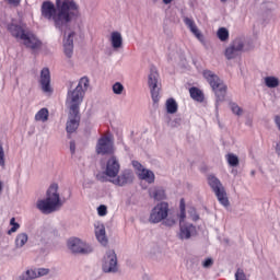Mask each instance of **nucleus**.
Returning a JSON list of instances; mask_svg holds the SVG:
<instances>
[{
	"instance_id": "1",
	"label": "nucleus",
	"mask_w": 280,
	"mask_h": 280,
	"mask_svg": "<svg viewBox=\"0 0 280 280\" xmlns=\"http://www.w3.org/2000/svg\"><path fill=\"white\" fill-rule=\"evenodd\" d=\"M89 78L83 77L80 79L74 90L68 91V101L70 102V112L68 115V121L66 124V132L68 139H71V135L80 128V104L84 100V93L89 89Z\"/></svg>"
},
{
	"instance_id": "2",
	"label": "nucleus",
	"mask_w": 280,
	"mask_h": 280,
	"mask_svg": "<svg viewBox=\"0 0 280 280\" xmlns=\"http://www.w3.org/2000/svg\"><path fill=\"white\" fill-rule=\"evenodd\" d=\"M69 10V4L62 2V0H56V5L51 1H44L42 3V16L47 19V21H54L55 26L58 30H62L65 25L73 21L67 11Z\"/></svg>"
},
{
	"instance_id": "3",
	"label": "nucleus",
	"mask_w": 280,
	"mask_h": 280,
	"mask_svg": "<svg viewBox=\"0 0 280 280\" xmlns=\"http://www.w3.org/2000/svg\"><path fill=\"white\" fill-rule=\"evenodd\" d=\"M60 194H58V184L49 186L46 192V199L37 201V209L42 213H54L57 207H60Z\"/></svg>"
},
{
	"instance_id": "4",
	"label": "nucleus",
	"mask_w": 280,
	"mask_h": 280,
	"mask_svg": "<svg viewBox=\"0 0 280 280\" xmlns=\"http://www.w3.org/2000/svg\"><path fill=\"white\" fill-rule=\"evenodd\" d=\"M203 78L207 80L208 84H210L213 93L215 94L217 102H224L228 89L224 81H222V79L211 70H203Z\"/></svg>"
},
{
	"instance_id": "5",
	"label": "nucleus",
	"mask_w": 280,
	"mask_h": 280,
	"mask_svg": "<svg viewBox=\"0 0 280 280\" xmlns=\"http://www.w3.org/2000/svg\"><path fill=\"white\" fill-rule=\"evenodd\" d=\"M179 240H190L197 231L194 224L185 223V218H187L185 198L179 200Z\"/></svg>"
},
{
	"instance_id": "6",
	"label": "nucleus",
	"mask_w": 280,
	"mask_h": 280,
	"mask_svg": "<svg viewBox=\"0 0 280 280\" xmlns=\"http://www.w3.org/2000/svg\"><path fill=\"white\" fill-rule=\"evenodd\" d=\"M208 185L212 189L213 194L217 196L220 205L223 207H229V197L226 196V189L222 185V182L215 175H208Z\"/></svg>"
},
{
	"instance_id": "7",
	"label": "nucleus",
	"mask_w": 280,
	"mask_h": 280,
	"mask_svg": "<svg viewBox=\"0 0 280 280\" xmlns=\"http://www.w3.org/2000/svg\"><path fill=\"white\" fill-rule=\"evenodd\" d=\"M148 84L153 104H159L161 101V82H159V71H156V68H151Z\"/></svg>"
},
{
	"instance_id": "8",
	"label": "nucleus",
	"mask_w": 280,
	"mask_h": 280,
	"mask_svg": "<svg viewBox=\"0 0 280 280\" xmlns=\"http://www.w3.org/2000/svg\"><path fill=\"white\" fill-rule=\"evenodd\" d=\"M119 170H121V166L119 165V161L117 160V156L113 155L106 163V170L102 175H97L96 178L101 183H106L108 178H117L119 175Z\"/></svg>"
},
{
	"instance_id": "9",
	"label": "nucleus",
	"mask_w": 280,
	"mask_h": 280,
	"mask_svg": "<svg viewBox=\"0 0 280 280\" xmlns=\"http://www.w3.org/2000/svg\"><path fill=\"white\" fill-rule=\"evenodd\" d=\"M168 213L170 203L162 201L151 210L149 221L151 222V224H159V222H163V220H166Z\"/></svg>"
},
{
	"instance_id": "10",
	"label": "nucleus",
	"mask_w": 280,
	"mask_h": 280,
	"mask_svg": "<svg viewBox=\"0 0 280 280\" xmlns=\"http://www.w3.org/2000/svg\"><path fill=\"white\" fill-rule=\"evenodd\" d=\"M68 248L74 255H89L93 253V247L78 237L68 240Z\"/></svg>"
},
{
	"instance_id": "11",
	"label": "nucleus",
	"mask_w": 280,
	"mask_h": 280,
	"mask_svg": "<svg viewBox=\"0 0 280 280\" xmlns=\"http://www.w3.org/2000/svg\"><path fill=\"white\" fill-rule=\"evenodd\" d=\"M96 154H101L102 156H106L108 154H115V147L113 144V140L109 137L103 136L97 140Z\"/></svg>"
},
{
	"instance_id": "12",
	"label": "nucleus",
	"mask_w": 280,
	"mask_h": 280,
	"mask_svg": "<svg viewBox=\"0 0 280 280\" xmlns=\"http://www.w3.org/2000/svg\"><path fill=\"white\" fill-rule=\"evenodd\" d=\"M24 47L32 51H38L43 49V40L36 36L32 31H27L25 37L22 39Z\"/></svg>"
},
{
	"instance_id": "13",
	"label": "nucleus",
	"mask_w": 280,
	"mask_h": 280,
	"mask_svg": "<svg viewBox=\"0 0 280 280\" xmlns=\"http://www.w3.org/2000/svg\"><path fill=\"white\" fill-rule=\"evenodd\" d=\"M102 268L105 272H117V254L113 249L106 252Z\"/></svg>"
},
{
	"instance_id": "14",
	"label": "nucleus",
	"mask_w": 280,
	"mask_h": 280,
	"mask_svg": "<svg viewBox=\"0 0 280 280\" xmlns=\"http://www.w3.org/2000/svg\"><path fill=\"white\" fill-rule=\"evenodd\" d=\"M39 86L43 93H52L51 89V72L49 68H43L39 77Z\"/></svg>"
},
{
	"instance_id": "15",
	"label": "nucleus",
	"mask_w": 280,
	"mask_h": 280,
	"mask_svg": "<svg viewBox=\"0 0 280 280\" xmlns=\"http://www.w3.org/2000/svg\"><path fill=\"white\" fill-rule=\"evenodd\" d=\"M135 180V173L131 170H124L117 178L112 179L110 183L113 185H117L118 187H125V185H130Z\"/></svg>"
},
{
	"instance_id": "16",
	"label": "nucleus",
	"mask_w": 280,
	"mask_h": 280,
	"mask_svg": "<svg viewBox=\"0 0 280 280\" xmlns=\"http://www.w3.org/2000/svg\"><path fill=\"white\" fill-rule=\"evenodd\" d=\"M242 49H244V42H242V39H235L225 49V58L228 60L235 59L236 56H240V51H242Z\"/></svg>"
},
{
	"instance_id": "17",
	"label": "nucleus",
	"mask_w": 280,
	"mask_h": 280,
	"mask_svg": "<svg viewBox=\"0 0 280 280\" xmlns=\"http://www.w3.org/2000/svg\"><path fill=\"white\" fill-rule=\"evenodd\" d=\"M8 32H10L11 36L16 40H23L27 35V31H25V26L21 24L10 23L7 26Z\"/></svg>"
},
{
	"instance_id": "18",
	"label": "nucleus",
	"mask_w": 280,
	"mask_h": 280,
	"mask_svg": "<svg viewBox=\"0 0 280 280\" xmlns=\"http://www.w3.org/2000/svg\"><path fill=\"white\" fill-rule=\"evenodd\" d=\"M149 196L153 200L161 202V200H167V194L165 192V188L161 186H154L149 190Z\"/></svg>"
},
{
	"instance_id": "19",
	"label": "nucleus",
	"mask_w": 280,
	"mask_h": 280,
	"mask_svg": "<svg viewBox=\"0 0 280 280\" xmlns=\"http://www.w3.org/2000/svg\"><path fill=\"white\" fill-rule=\"evenodd\" d=\"M61 3H67L68 4V10L67 14L71 18V20H75L80 18V5L75 3L73 0H63Z\"/></svg>"
},
{
	"instance_id": "20",
	"label": "nucleus",
	"mask_w": 280,
	"mask_h": 280,
	"mask_svg": "<svg viewBox=\"0 0 280 280\" xmlns=\"http://www.w3.org/2000/svg\"><path fill=\"white\" fill-rule=\"evenodd\" d=\"M73 36H75V32H71L68 35V38L63 39V51L67 58H71L73 56Z\"/></svg>"
},
{
	"instance_id": "21",
	"label": "nucleus",
	"mask_w": 280,
	"mask_h": 280,
	"mask_svg": "<svg viewBox=\"0 0 280 280\" xmlns=\"http://www.w3.org/2000/svg\"><path fill=\"white\" fill-rule=\"evenodd\" d=\"M95 235L100 244H102L103 246H106V244H108V238L106 237V228L104 226V224L95 228Z\"/></svg>"
},
{
	"instance_id": "22",
	"label": "nucleus",
	"mask_w": 280,
	"mask_h": 280,
	"mask_svg": "<svg viewBox=\"0 0 280 280\" xmlns=\"http://www.w3.org/2000/svg\"><path fill=\"white\" fill-rule=\"evenodd\" d=\"M110 43H112V47L114 49H119L122 47L124 45V38L121 37V33L119 32H113L110 35Z\"/></svg>"
},
{
	"instance_id": "23",
	"label": "nucleus",
	"mask_w": 280,
	"mask_h": 280,
	"mask_svg": "<svg viewBox=\"0 0 280 280\" xmlns=\"http://www.w3.org/2000/svg\"><path fill=\"white\" fill-rule=\"evenodd\" d=\"M138 178H140V180H145L149 185H152L155 180L154 172L144 168L141 173H138Z\"/></svg>"
},
{
	"instance_id": "24",
	"label": "nucleus",
	"mask_w": 280,
	"mask_h": 280,
	"mask_svg": "<svg viewBox=\"0 0 280 280\" xmlns=\"http://www.w3.org/2000/svg\"><path fill=\"white\" fill-rule=\"evenodd\" d=\"M184 23L197 38L202 37V34H200V31L198 30V26H196V22H194V20L184 18Z\"/></svg>"
},
{
	"instance_id": "25",
	"label": "nucleus",
	"mask_w": 280,
	"mask_h": 280,
	"mask_svg": "<svg viewBox=\"0 0 280 280\" xmlns=\"http://www.w3.org/2000/svg\"><path fill=\"white\" fill-rule=\"evenodd\" d=\"M189 94L191 100L195 102H205V94L200 91V89L192 86L189 89Z\"/></svg>"
},
{
	"instance_id": "26",
	"label": "nucleus",
	"mask_w": 280,
	"mask_h": 280,
	"mask_svg": "<svg viewBox=\"0 0 280 280\" xmlns=\"http://www.w3.org/2000/svg\"><path fill=\"white\" fill-rule=\"evenodd\" d=\"M166 110L170 115H174V113H178V103H176V100L168 98L166 101Z\"/></svg>"
},
{
	"instance_id": "27",
	"label": "nucleus",
	"mask_w": 280,
	"mask_h": 280,
	"mask_svg": "<svg viewBox=\"0 0 280 280\" xmlns=\"http://www.w3.org/2000/svg\"><path fill=\"white\" fill-rule=\"evenodd\" d=\"M47 119H49V109L47 108H42L37 112V114L35 115V120L36 121H47Z\"/></svg>"
},
{
	"instance_id": "28",
	"label": "nucleus",
	"mask_w": 280,
	"mask_h": 280,
	"mask_svg": "<svg viewBox=\"0 0 280 280\" xmlns=\"http://www.w3.org/2000/svg\"><path fill=\"white\" fill-rule=\"evenodd\" d=\"M265 84L268 86V89H277V86L280 84V81L277 77H266Z\"/></svg>"
},
{
	"instance_id": "29",
	"label": "nucleus",
	"mask_w": 280,
	"mask_h": 280,
	"mask_svg": "<svg viewBox=\"0 0 280 280\" xmlns=\"http://www.w3.org/2000/svg\"><path fill=\"white\" fill-rule=\"evenodd\" d=\"M27 240H28V236H27V233H21L16 236L15 238V246L18 248H23V245L24 244H27Z\"/></svg>"
},
{
	"instance_id": "30",
	"label": "nucleus",
	"mask_w": 280,
	"mask_h": 280,
	"mask_svg": "<svg viewBox=\"0 0 280 280\" xmlns=\"http://www.w3.org/2000/svg\"><path fill=\"white\" fill-rule=\"evenodd\" d=\"M217 36L219 40H221V43H226V40H229V30H226L225 27L219 28L217 32Z\"/></svg>"
},
{
	"instance_id": "31",
	"label": "nucleus",
	"mask_w": 280,
	"mask_h": 280,
	"mask_svg": "<svg viewBox=\"0 0 280 280\" xmlns=\"http://www.w3.org/2000/svg\"><path fill=\"white\" fill-rule=\"evenodd\" d=\"M226 161L231 167H237L240 165V158L233 153L226 155Z\"/></svg>"
},
{
	"instance_id": "32",
	"label": "nucleus",
	"mask_w": 280,
	"mask_h": 280,
	"mask_svg": "<svg viewBox=\"0 0 280 280\" xmlns=\"http://www.w3.org/2000/svg\"><path fill=\"white\" fill-rule=\"evenodd\" d=\"M36 278V269H28L20 276V280H33Z\"/></svg>"
},
{
	"instance_id": "33",
	"label": "nucleus",
	"mask_w": 280,
	"mask_h": 280,
	"mask_svg": "<svg viewBox=\"0 0 280 280\" xmlns=\"http://www.w3.org/2000/svg\"><path fill=\"white\" fill-rule=\"evenodd\" d=\"M10 224H11L12 228L8 231V235H12V233H16V231H19V229H21V224H19L16 222L15 218H12L10 220Z\"/></svg>"
},
{
	"instance_id": "34",
	"label": "nucleus",
	"mask_w": 280,
	"mask_h": 280,
	"mask_svg": "<svg viewBox=\"0 0 280 280\" xmlns=\"http://www.w3.org/2000/svg\"><path fill=\"white\" fill-rule=\"evenodd\" d=\"M113 92L115 93V95H121V93H124V84H121L120 82H116L113 85Z\"/></svg>"
},
{
	"instance_id": "35",
	"label": "nucleus",
	"mask_w": 280,
	"mask_h": 280,
	"mask_svg": "<svg viewBox=\"0 0 280 280\" xmlns=\"http://www.w3.org/2000/svg\"><path fill=\"white\" fill-rule=\"evenodd\" d=\"M231 110L234 115H242V113H244V110L242 109V107H240V105H237V103H232L231 104Z\"/></svg>"
},
{
	"instance_id": "36",
	"label": "nucleus",
	"mask_w": 280,
	"mask_h": 280,
	"mask_svg": "<svg viewBox=\"0 0 280 280\" xmlns=\"http://www.w3.org/2000/svg\"><path fill=\"white\" fill-rule=\"evenodd\" d=\"M131 165H132V167H135V168L137 170L138 174H141V173L145 170V168L143 167V164L140 163L139 161H137V160H133V161L131 162Z\"/></svg>"
},
{
	"instance_id": "37",
	"label": "nucleus",
	"mask_w": 280,
	"mask_h": 280,
	"mask_svg": "<svg viewBox=\"0 0 280 280\" xmlns=\"http://www.w3.org/2000/svg\"><path fill=\"white\" fill-rule=\"evenodd\" d=\"M188 213H189V215L192 218V220H194L195 222L198 221V220H200V215H198V212L196 211V208L190 207V208L188 209Z\"/></svg>"
},
{
	"instance_id": "38",
	"label": "nucleus",
	"mask_w": 280,
	"mask_h": 280,
	"mask_svg": "<svg viewBox=\"0 0 280 280\" xmlns=\"http://www.w3.org/2000/svg\"><path fill=\"white\" fill-rule=\"evenodd\" d=\"M0 167H5V152L2 145H0Z\"/></svg>"
},
{
	"instance_id": "39",
	"label": "nucleus",
	"mask_w": 280,
	"mask_h": 280,
	"mask_svg": "<svg viewBox=\"0 0 280 280\" xmlns=\"http://www.w3.org/2000/svg\"><path fill=\"white\" fill-rule=\"evenodd\" d=\"M97 213H98V215H101V218H104V215H106L108 213V208L104 205H101L97 208Z\"/></svg>"
},
{
	"instance_id": "40",
	"label": "nucleus",
	"mask_w": 280,
	"mask_h": 280,
	"mask_svg": "<svg viewBox=\"0 0 280 280\" xmlns=\"http://www.w3.org/2000/svg\"><path fill=\"white\" fill-rule=\"evenodd\" d=\"M47 275H49V269H47V268H39L36 271V278L37 279H38V277H45Z\"/></svg>"
},
{
	"instance_id": "41",
	"label": "nucleus",
	"mask_w": 280,
	"mask_h": 280,
	"mask_svg": "<svg viewBox=\"0 0 280 280\" xmlns=\"http://www.w3.org/2000/svg\"><path fill=\"white\" fill-rule=\"evenodd\" d=\"M235 280H246V273H244V270L237 269Z\"/></svg>"
},
{
	"instance_id": "42",
	"label": "nucleus",
	"mask_w": 280,
	"mask_h": 280,
	"mask_svg": "<svg viewBox=\"0 0 280 280\" xmlns=\"http://www.w3.org/2000/svg\"><path fill=\"white\" fill-rule=\"evenodd\" d=\"M162 224L164 226H174L176 224V221L174 219H172V218H168V219L166 218V219H164Z\"/></svg>"
},
{
	"instance_id": "43",
	"label": "nucleus",
	"mask_w": 280,
	"mask_h": 280,
	"mask_svg": "<svg viewBox=\"0 0 280 280\" xmlns=\"http://www.w3.org/2000/svg\"><path fill=\"white\" fill-rule=\"evenodd\" d=\"M211 266H213L212 258H206L205 261L202 262V268H211Z\"/></svg>"
},
{
	"instance_id": "44",
	"label": "nucleus",
	"mask_w": 280,
	"mask_h": 280,
	"mask_svg": "<svg viewBox=\"0 0 280 280\" xmlns=\"http://www.w3.org/2000/svg\"><path fill=\"white\" fill-rule=\"evenodd\" d=\"M9 3V5H13L14 8H19L21 5V0H4Z\"/></svg>"
},
{
	"instance_id": "45",
	"label": "nucleus",
	"mask_w": 280,
	"mask_h": 280,
	"mask_svg": "<svg viewBox=\"0 0 280 280\" xmlns=\"http://www.w3.org/2000/svg\"><path fill=\"white\" fill-rule=\"evenodd\" d=\"M70 152L71 154H75V140L70 141Z\"/></svg>"
},
{
	"instance_id": "46",
	"label": "nucleus",
	"mask_w": 280,
	"mask_h": 280,
	"mask_svg": "<svg viewBox=\"0 0 280 280\" xmlns=\"http://www.w3.org/2000/svg\"><path fill=\"white\" fill-rule=\"evenodd\" d=\"M174 124H175V126H180V124H183V118H180V117L175 118Z\"/></svg>"
},
{
	"instance_id": "47",
	"label": "nucleus",
	"mask_w": 280,
	"mask_h": 280,
	"mask_svg": "<svg viewBox=\"0 0 280 280\" xmlns=\"http://www.w3.org/2000/svg\"><path fill=\"white\" fill-rule=\"evenodd\" d=\"M276 154L280 156V142L276 144Z\"/></svg>"
},
{
	"instance_id": "48",
	"label": "nucleus",
	"mask_w": 280,
	"mask_h": 280,
	"mask_svg": "<svg viewBox=\"0 0 280 280\" xmlns=\"http://www.w3.org/2000/svg\"><path fill=\"white\" fill-rule=\"evenodd\" d=\"M165 5H168V3H172L173 0H162Z\"/></svg>"
},
{
	"instance_id": "49",
	"label": "nucleus",
	"mask_w": 280,
	"mask_h": 280,
	"mask_svg": "<svg viewBox=\"0 0 280 280\" xmlns=\"http://www.w3.org/2000/svg\"><path fill=\"white\" fill-rule=\"evenodd\" d=\"M1 191H3V184L0 180V194H1Z\"/></svg>"
},
{
	"instance_id": "50",
	"label": "nucleus",
	"mask_w": 280,
	"mask_h": 280,
	"mask_svg": "<svg viewBox=\"0 0 280 280\" xmlns=\"http://www.w3.org/2000/svg\"><path fill=\"white\" fill-rule=\"evenodd\" d=\"M250 174H252V176H255V171H252Z\"/></svg>"
},
{
	"instance_id": "51",
	"label": "nucleus",
	"mask_w": 280,
	"mask_h": 280,
	"mask_svg": "<svg viewBox=\"0 0 280 280\" xmlns=\"http://www.w3.org/2000/svg\"><path fill=\"white\" fill-rule=\"evenodd\" d=\"M222 1V3H226V0H221Z\"/></svg>"
}]
</instances>
